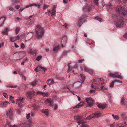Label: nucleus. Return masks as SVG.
Segmentation results:
<instances>
[{"instance_id":"nucleus-1","label":"nucleus","mask_w":127,"mask_h":127,"mask_svg":"<svg viewBox=\"0 0 127 127\" xmlns=\"http://www.w3.org/2000/svg\"><path fill=\"white\" fill-rule=\"evenodd\" d=\"M117 12L119 14V15L116 16L117 20L115 21V25L116 27H120L123 26L124 23L123 18L122 15H126L127 14L126 10L121 7L118 6L116 8Z\"/></svg>"},{"instance_id":"nucleus-2","label":"nucleus","mask_w":127,"mask_h":127,"mask_svg":"<svg viewBox=\"0 0 127 127\" xmlns=\"http://www.w3.org/2000/svg\"><path fill=\"white\" fill-rule=\"evenodd\" d=\"M35 32L36 35V38L39 39L42 38L44 35V30L41 26L37 25L35 28Z\"/></svg>"},{"instance_id":"nucleus-3","label":"nucleus","mask_w":127,"mask_h":127,"mask_svg":"<svg viewBox=\"0 0 127 127\" xmlns=\"http://www.w3.org/2000/svg\"><path fill=\"white\" fill-rule=\"evenodd\" d=\"M6 113L7 116L10 120H12L14 118V113L12 110L9 109L6 111Z\"/></svg>"},{"instance_id":"nucleus-4","label":"nucleus","mask_w":127,"mask_h":127,"mask_svg":"<svg viewBox=\"0 0 127 127\" xmlns=\"http://www.w3.org/2000/svg\"><path fill=\"white\" fill-rule=\"evenodd\" d=\"M33 6H35L37 7L38 8H39L40 7V6L39 4H36L35 3H33L32 4H31L29 5H27L26 6H25V7L23 8L22 9H20L19 11V14H20V12H22V11L24 10L25 8H29L30 7Z\"/></svg>"},{"instance_id":"nucleus-5","label":"nucleus","mask_w":127,"mask_h":127,"mask_svg":"<svg viewBox=\"0 0 127 127\" xmlns=\"http://www.w3.org/2000/svg\"><path fill=\"white\" fill-rule=\"evenodd\" d=\"M109 75L110 77L116 78L121 79H122V76L120 75H119L117 72H116L114 73H110L109 74Z\"/></svg>"},{"instance_id":"nucleus-6","label":"nucleus","mask_w":127,"mask_h":127,"mask_svg":"<svg viewBox=\"0 0 127 127\" xmlns=\"http://www.w3.org/2000/svg\"><path fill=\"white\" fill-rule=\"evenodd\" d=\"M86 100L87 104V107L91 106L94 102L93 99L91 98H86Z\"/></svg>"},{"instance_id":"nucleus-7","label":"nucleus","mask_w":127,"mask_h":127,"mask_svg":"<svg viewBox=\"0 0 127 127\" xmlns=\"http://www.w3.org/2000/svg\"><path fill=\"white\" fill-rule=\"evenodd\" d=\"M34 91H29L27 92L26 94L27 98L29 99H31L34 94Z\"/></svg>"},{"instance_id":"nucleus-8","label":"nucleus","mask_w":127,"mask_h":127,"mask_svg":"<svg viewBox=\"0 0 127 127\" xmlns=\"http://www.w3.org/2000/svg\"><path fill=\"white\" fill-rule=\"evenodd\" d=\"M24 99L23 98L20 97L19 99H17L16 101V104H17L19 107H21L23 105V101Z\"/></svg>"},{"instance_id":"nucleus-9","label":"nucleus","mask_w":127,"mask_h":127,"mask_svg":"<svg viewBox=\"0 0 127 127\" xmlns=\"http://www.w3.org/2000/svg\"><path fill=\"white\" fill-rule=\"evenodd\" d=\"M67 38L66 36H64L62 38L61 41L62 46V47L65 46L66 43Z\"/></svg>"},{"instance_id":"nucleus-10","label":"nucleus","mask_w":127,"mask_h":127,"mask_svg":"<svg viewBox=\"0 0 127 127\" xmlns=\"http://www.w3.org/2000/svg\"><path fill=\"white\" fill-rule=\"evenodd\" d=\"M79 107V103H78L77 105L73 107L71 109L75 113H76L78 111V108Z\"/></svg>"},{"instance_id":"nucleus-11","label":"nucleus","mask_w":127,"mask_h":127,"mask_svg":"<svg viewBox=\"0 0 127 127\" xmlns=\"http://www.w3.org/2000/svg\"><path fill=\"white\" fill-rule=\"evenodd\" d=\"M20 38V37L19 36H16L15 37H11L10 38V40L12 42L14 41L19 40Z\"/></svg>"},{"instance_id":"nucleus-12","label":"nucleus","mask_w":127,"mask_h":127,"mask_svg":"<svg viewBox=\"0 0 127 127\" xmlns=\"http://www.w3.org/2000/svg\"><path fill=\"white\" fill-rule=\"evenodd\" d=\"M45 103L46 104H49V106H53V101L51 99H47L45 101Z\"/></svg>"},{"instance_id":"nucleus-13","label":"nucleus","mask_w":127,"mask_h":127,"mask_svg":"<svg viewBox=\"0 0 127 127\" xmlns=\"http://www.w3.org/2000/svg\"><path fill=\"white\" fill-rule=\"evenodd\" d=\"M94 118L99 117L100 116H103V115L100 112H97L94 113L93 114Z\"/></svg>"},{"instance_id":"nucleus-14","label":"nucleus","mask_w":127,"mask_h":127,"mask_svg":"<svg viewBox=\"0 0 127 127\" xmlns=\"http://www.w3.org/2000/svg\"><path fill=\"white\" fill-rule=\"evenodd\" d=\"M34 35V33L33 32H31L29 33L27 35L26 37L28 39V40H29L32 38L33 36Z\"/></svg>"},{"instance_id":"nucleus-15","label":"nucleus","mask_w":127,"mask_h":127,"mask_svg":"<svg viewBox=\"0 0 127 127\" xmlns=\"http://www.w3.org/2000/svg\"><path fill=\"white\" fill-rule=\"evenodd\" d=\"M70 64L69 63L68 65V66L69 68H68V70L67 71V72H69L73 68H77V65L76 63L75 64V65L74 66H73V67L70 66Z\"/></svg>"},{"instance_id":"nucleus-16","label":"nucleus","mask_w":127,"mask_h":127,"mask_svg":"<svg viewBox=\"0 0 127 127\" xmlns=\"http://www.w3.org/2000/svg\"><path fill=\"white\" fill-rule=\"evenodd\" d=\"M37 94H40L43 96L47 97L48 96V94L47 93H44L42 92L38 91L37 92Z\"/></svg>"},{"instance_id":"nucleus-17","label":"nucleus","mask_w":127,"mask_h":127,"mask_svg":"<svg viewBox=\"0 0 127 127\" xmlns=\"http://www.w3.org/2000/svg\"><path fill=\"white\" fill-rule=\"evenodd\" d=\"M29 52L30 54L34 56H35L36 54V51L35 50L30 49L29 50Z\"/></svg>"},{"instance_id":"nucleus-18","label":"nucleus","mask_w":127,"mask_h":127,"mask_svg":"<svg viewBox=\"0 0 127 127\" xmlns=\"http://www.w3.org/2000/svg\"><path fill=\"white\" fill-rule=\"evenodd\" d=\"M106 106V104H99L98 105V107L101 109H105Z\"/></svg>"},{"instance_id":"nucleus-19","label":"nucleus","mask_w":127,"mask_h":127,"mask_svg":"<svg viewBox=\"0 0 127 127\" xmlns=\"http://www.w3.org/2000/svg\"><path fill=\"white\" fill-rule=\"evenodd\" d=\"M41 68L43 70L44 72H45V71L47 70V68L42 67H36L35 69V70L36 72H38L40 68Z\"/></svg>"},{"instance_id":"nucleus-20","label":"nucleus","mask_w":127,"mask_h":127,"mask_svg":"<svg viewBox=\"0 0 127 127\" xmlns=\"http://www.w3.org/2000/svg\"><path fill=\"white\" fill-rule=\"evenodd\" d=\"M80 79L81 82L80 81V83H83L85 79V77L84 75L81 74L80 75Z\"/></svg>"},{"instance_id":"nucleus-21","label":"nucleus","mask_w":127,"mask_h":127,"mask_svg":"<svg viewBox=\"0 0 127 127\" xmlns=\"http://www.w3.org/2000/svg\"><path fill=\"white\" fill-rule=\"evenodd\" d=\"M41 111L42 113H44L47 116H48L49 115V110L48 109H42L41 110Z\"/></svg>"},{"instance_id":"nucleus-22","label":"nucleus","mask_w":127,"mask_h":127,"mask_svg":"<svg viewBox=\"0 0 127 127\" xmlns=\"http://www.w3.org/2000/svg\"><path fill=\"white\" fill-rule=\"evenodd\" d=\"M85 122H82L80 121V125L82 124V125H81V127H88V125L86 124H84Z\"/></svg>"},{"instance_id":"nucleus-23","label":"nucleus","mask_w":127,"mask_h":127,"mask_svg":"<svg viewBox=\"0 0 127 127\" xmlns=\"http://www.w3.org/2000/svg\"><path fill=\"white\" fill-rule=\"evenodd\" d=\"M56 7L54 6L52 10L51 15L52 16L56 14Z\"/></svg>"},{"instance_id":"nucleus-24","label":"nucleus","mask_w":127,"mask_h":127,"mask_svg":"<svg viewBox=\"0 0 127 127\" xmlns=\"http://www.w3.org/2000/svg\"><path fill=\"white\" fill-rule=\"evenodd\" d=\"M47 81L48 84L49 85H51L54 83V80L53 79H49L47 80Z\"/></svg>"},{"instance_id":"nucleus-25","label":"nucleus","mask_w":127,"mask_h":127,"mask_svg":"<svg viewBox=\"0 0 127 127\" xmlns=\"http://www.w3.org/2000/svg\"><path fill=\"white\" fill-rule=\"evenodd\" d=\"M8 28H7L2 32V34H6L8 35Z\"/></svg>"},{"instance_id":"nucleus-26","label":"nucleus","mask_w":127,"mask_h":127,"mask_svg":"<svg viewBox=\"0 0 127 127\" xmlns=\"http://www.w3.org/2000/svg\"><path fill=\"white\" fill-rule=\"evenodd\" d=\"M33 124L32 120L30 119L27 122V124L29 125V126H32Z\"/></svg>"},{"instance_id":"nucleus-27","label":"nucleus","mask_w":127,"mask_h":127,"mask_svg":"<svg viewBox=\"0 0 127 127\" xmlns=\"http://www.w3.org/2000/svg\"><path fill=\"white\" fill-rule=\"evenodd\" d=\"M59 45L58 46H55L53 48V51L55 52H56L58 51L59 49Z\"/></svg>"},{"instance_id":"nucleus-28","label":"nucleus","mask_w":127,"mask_h":127,"mask_svg":"<svg viewBox=\"0 0 127 127\" xmlns=\"http://www.w3.org/2000/svg\"><path fill=\"white\" fill-rule=\"evenodd\" d=\"M74 119L77 120L78 125H79V116H75Z\"/></svg>"},{"instance_id":"nucleus-29","label":"nucleus","mask_w":127,"mask_h":127,"mask_svg":"<svg viewBox=\"0 0 127 127\" xmlns=\"http://www.w3.org/2000/svg\"><path fill=\"white\" fill-rule=\"evenodd\" d=\"M8 104H9V103L7 101H6L2 103V105L3 106V107H5L7 106Z\"/></svg>"},{"instance_id":"nucleus-30","label":"nucleus","mask_w":127,"mask_h":127,"mask_svg":"<svg viewBox=\"0 0 127 127\" xmlns=\"http://www.w3.org/2000/svg\"><path fill=\"white\" fill-rule=\"evenodd\" d=\"M84 11L86 12H89L90 10V8L88 7H85L83 8Z\"/></svg>"},{"instance_id":"nucleus-31","label":"nucleus","mask_w":127,"mask_h":127,"mask_svg":"<svg viewBox=\"0 0 127 127\" xmlns=\"http://www.w3.org/2000/svg\"><path fill=\"white\" fill-rule=\"evenodd\" d=\"M20 29V28L19 27H17L15 29V31L16 32V35H17L18 34Z\"/></svg>"},{"instance_id":"nucleus-32","label":"nucleus","mask_w":127,"mask_h":127,"mask_svg":"<svg viewBox=\"0 0 127 127\" xmlns=\"http://www.w3.org/2000/svg\"><path fill=\"white\" fill-rule=\"evenodd\" d=\"M12 3L14 4L15 3H18L20 1V0H12Z\"/></svg>"},{"instance_id":"nucleus-33","label":"nucleus","mask_w":127,"mask_h":127,"mask_svg":"<svg viewBox=\"0 0 127 127\" xmlns=\"http://www.w3.org/2000/svg\"><path fill=\"white\" fill-rule=\"evenodd\" d=\"M125 100V99L123 97H122L121 98V103L122 105H123L124 104V101Z\"/></svg>"},{"instance_id":"nucleus-34","label":"nucleus","mask_w":127,"mask_h":127,"mask_svg":"<svg viewBox=\"0 0 127 127\" xmlns=\"http://www.w3.org/2000/svg\"><path fill=\"white\" fill-rule=\"evenodd\" d=\"M36 84L37 81H36V80H35L34 81L32 82L31 83V85L33 86H35L36 85Z\"/></svg>"},{"instance_id":"nucleus-35","label":"nucleus","mask_w":127,"mask_h":127,"mask_svg":"<svg viewBox=\"0 0 127 127\" xmlns=\"http://www.w3.org/2000/svg\"><path fill=\"white\" fill-rule=\"evenodd\" d=\"M93 114L92 115H90L89 116L87 117V120H89L92 118H94Z\"/></svg>"},{"instance_id":"nucleus-36","label":"nucleus","mask_w":127,"mask_h":127,"mask_svg":"<svg viewBox=\"0 0 127 127\" xmlns=\"http://www.w3.org/2000/svg\"><path fill=\"white\" fill-rule=\"evenodd\" d=\"M34 23V21L33 20L31 21L29 24V27H31L32 26V24Z\"/></svg>"},{"instance_id":"nucleus-37","label":"nucleus","mask_w":127,"mask_h":127,"mask_svg":"<svg viewBox=\"0 0 127 127\" xmlns=\"http://www.w3.org/2000/svg\"><path fill=\"white\" fill-rule=\"evenodd\" d=\"M56 78L57 79L60 80H62L63 79V78L59 77L58 76H56Z\"/></svg>"},{"instance_id":"nucleus-38","label":"nucleus","mask_w":127,"mask_h":127,"mask_svg":"<svg viewBox=\"0 0 127 127\" xmlns=\"http://www.w3.org/2000/svg\"><path fill=\"white\" fill-rule=\"evenodd\" d=\"M80 25L81 24H82L85 22V19L84 18L80 19Z\"/></svg>"},{"instance_id":"nucleus-39","label":"nucleus","mask_w":127,"mask_h":127,"mask_svg":"<svg viewBox=\"0 0 127 127\" xmlns=\"http://www.w3.org/2000/svg\"><path fill=\"white\" fill-rule=\"evenodd\" d=\"M42 56L41 55H39L37 56L36 58V60L38 61H39L42 58Z\"/></svg>"},{"instance_id":"nucleus-40","label":"nucleus","mask_w":127,"mask_h":127,"mask_svg":"<svg viewBox=\"0 0 127 127\" xmlns=\"http://www.w3.org/2000/svg\"><path fill=\"white\" fill-rule=\"evenodd\" d=\"M2 94H3V96L5 98L7 99L8 98V96L6 93H3Z\"/></svg>"},{"instance_id":"nucleus-41","label":"nucleus","mask_w":127,"mask_h":127,"mask_svg":"<svg viewBox=\"0 0 127 127\" xmlns=\"http://www.w3.org/2000/svg\"><path fill=\"white\" fill-rule=\"evenodd\" d=\"M101 89H104V90H107V87L105 86H103L101 87Z\"/></svg>"},{"instance_id":"nucleus-42","label":"nucleus","mask_w":127,"mask_h":127,"mask_svg":"<svg viewBox=\"0 0 127 127\" xmlns=\"http://www.w3.org/2000/svg\"><path fill=\"white\" fill-rule=\"evenodd\" d=\"M95 19L96 20L99 21V22H101L102 19L99 17H96L95 18Z\"/></svg>"},{"instance_id":"nucleus-43","label":"nucleus","mask_w":127,"mask_h":127,"mask_svg":"<svg viewBox=\"0 0 127 127\" xmlns=\"http://www.w3.org/2000/svg\"><path fill=\"white\" fill-rule=\"evenodd\" d=\"M95 89H93L90 90V93H94L95 92Z\"/></svg>"},{"instance_id":"nucleus-44","label":"nucleus","mask_w":127,"mask_h":127,"mask_svg":"<svg viewBox=\"0 0 127 127\" xmlns=\"http://www.w3.org/2000/svg\"><path fill=\"white\" fill-rule=\"evenodd\" d=\"M87 72H88L90 74H92L93 73L94 71L93 70H91L90 69Z\"/></svg>"},{"instance_id":"nucleus-45","label":"nucleus","mask_w":127,"mask_h":127,"mask_svg":"<svg viewBox=\"0 0 127 127\" xmlns=\"http://www.w3.org/2000/svg\"><path fill=\"white\" fill-rule=\"evenodd\" d=\"M113 118L115 120H117L119 119V117L118 115H115V116Z\"/></svg>"},{"instance_id":"nucleus-46","label":"nucleus","mask_w":127,"mask_h":127,"mask_svg":"<svg viewBox=\"0 0 127 127\" xmlns=\"http://www.w3.org/2000/svg\"><path fill=\"white\" fill-rule=\"evenodd\" d=\"M90 69H89L87 68V67L86 66H85L84 67V70H85V71L88 72L89 70Z\"/></svg>"},{"instance_id":"nucleus-47","label":"nucleus","mask_w":127,"mask_h":127,"mask_svg":"<svg viewBox=\"0 0 127 127\" xmlns=\"http://www.w3.org/2000/svg\"><path fill=\"white\" fill-rule=\"evenodd\" d=\"M21 47L22 49H24L25 47V45L23 43H21Z\"/></svg>"},{"instance_id":"nucleus-48","label":"nucleus","mask_w":127,"mask_h":127,"mask_svg":"<svg viewBox=\"0 0 127 127\" xmlns=\"http://www.w3.org/2000/svg\"><path fill=\"white\" fill-rule=\"evenodd\" d=\"M114 81H113L111 83L110 85V87H112L114 86Z\"/></svg>"},{"instance_id":"nucleus-49","label":"nucleus","mask_w":127,"mask_h":127,"mask_svg":"<svg viewBox=\"0 0 127 127\" xmlns=\"http://www.w3.org/2000/svg\"><path fill=\"white\" fill-rule=\"evenodd\" d=\"M49 7V6L48 5H44L43 8V9L44 10L45 9Z\"/></svg>"},{"instance_id":"nucleus-50","label":"nucleus","mask_w":127,"mask_h":127,"mask_svg":"<svg viewBox=\"0 0 127 127\" xmlns=\"http://www.w3.org/2000/svg\"><path fill=\"white\" fill-rule=\"evenodd\" d=\"M33 107L35 109H37L38 108V106L37 105H33Z\"/></svg>"},{"instance_id":"nucleus-51","label":"nucleus","mask_w":127,"mask_h":127,"mask_svg":"<svg viewBox=\"0 0 127 127\" xmlns=\"http://www.w3.org/2000/svg\"><path fill=\"white\" fill-rule=\"evenodd\" d=\"M94 2L96 3V4L98 6V1L99 0H93Z\"/></svg>"},{"instance_id":"nucleus-52","label":"nucleus","mask_w":127,"mask_h":127,"mask_svg":"<svg viewBox=\"0 0 127 127\" xmlns=\"http://www.w3.org/2000/svg\"><path fill=\"white\" fill-rule=\"evenodd\" d=\"M9 9L10 11L14 12H15L16 11V10L14 9V8H13L10 7L9 8Z\"/></svg>"},{"instance_id":"nucleus-53","label":"nucleus","mask_w":127,"mask_h":127,"mask_svg":"<svg viewBox=\"0 0 127 127\" xmlns=\"http://www.w3.org/2000/svg\"><path fill=\"white\" fill-rule=\"evenodd\" d=\"M35 113H33V112H32L31 114V116L32 117H34L35 115Z\"/></svg>"},{"instance_id":"nucleus-54","label":"nucleus","mask_w":127,"mask_h":127,"mask_svg":"<svg viewBox=\"0 0 127 127\" xmlns=\"http://www.w3.org/2000/svg\"><path fill=\"white\" fill-rule=\"evenodd\" d=\"M114 82H118L120 83H122V82L121 81H120V80H115L114 81Z\"/></svg>"},{"instance_id":"nucleus-55","label":"nucleus","mask_w":127,"mask_h":127,"mask_svg":"<svg viewBox=\"0 0 127 127\" xmlns=\"http://www.w3.org/2000/svg\"><path fill=\"white\" fill-rule=\"evenodd\" d=\"M68 53V51H64L63 53V55H66Z\"/></svg>"},{"instance_id":"nucleus-56","label":"nucleus","mask_w":127,"mask_h":127,"mask_svg":"<svg viewBox=\"0 0 127 127\" xmlns=\"http://www.w3.org/2000/svg\"><path fill=\"white\" fill-rule=\"evenodd\" d=\"M111 6V4L110 3L108 4H107L106 5V7L108 8H110Z\"/></svg>"},{"instance_id":"nucleus-57","label":"nucleus","mask_w":127,"mask_h":127,"mask_svg":"<svg viewBox=\"0 0 127 127\" xmlns=\"http://www.w3.org/2000/svg\"><path fill=\"white\" fill-rule=\"evenodd\" d=\"M22 126L23 127H26L27 126L26 124L25 123H24L22 125Z\"/></svg>"},{"instance_id":"nucleus-58","label":"nucleus","mask_w":127,"mask_h":127,"mask_svg":"<svg viewBox=\"0 0 127 127\" xmlns=\"http://www.w3.org/2000/svg\"><path fill=\"white\" fill-rule=\"evenodd\" d=\"M27 59L25 60L24 61H23L21 63V64L22 65H23L24 64V63L26 62V61Z\"/></svg>"},{"instance_id":"nucleus-59","label":"nucleus","mask_w":127,"mask_h":127,"mask_svg":"<svg viewBox=\"0 0 127 127\" xmlns=\"http://www.w3.org/2000/svg\"><path fill=\"white\" fill-rule=\"evenodd\" d=\"M30 116V113H29L26 116L27 118V119H29Z\"/></svg>"},{"instance_id":"nucleus-60","label":"nucleus","mask_w":127,"mask_h":127,"mask_svg":"<svg viewBox=\"0 0 127 127\" xmlns=\"http://www.w3.org/2000/svg\"><path fill=\"white\" fill-rule=\"evenodd\" d=\"M58 108V105L56 104H55V107L54 108V109L55 110H56Z\"/></svg>"},{"instance_id":"nucleus-61","label":"nucleus","mask_w":127,"mask_h":127,"mask_svg":"<svg viewBox=\"0 0 127 127\" xmlns=\"http://www.w3.org/2000/svg\"><path fill=\"white\" fill-rule=\"evenodd\" d=\"M20 7V6L18 5H16L15 6V7L17 9H19V8Z\"/></svg>"},{"instance_id":"nucleus-62","label":"nucleus","mask_w":127,"mask_h":127,"mask_svg":"<svg viewBox=\"0 0 127 127\" xmlns=\"http://www.w3.org/2000/svg\"><path fill=\"white\" fill-rule=\"evenodd\" d=\"M17 113L19 114H20V113H21V111H20V110L19 109H17Z\"/></svg>"},{"instance_id":"nucleus-63","label":"nucleus","mask_w":127,"mask_h":127,"mask_svg":"<svg viewBox=\"0 0 127 127\" xmlns=\"http://www.w3.org/2000/svg\"><path fill=\"white\" fill-rule=\"evenodd\" d=\"M16 19L19 22L22 19H21V18L18 17H16Z\"/></svg>"},{"instance_id":"nucleus-64","label":"nucleus","mask_w":127,"mask_h":127,"mask_svg":"<svg viewBox=\"0 0 127 127\" xmlns=\"http://www.w3.org/2000/svg\"><path fill=\"white\" fill-rule=\"evenodd\" d=\"M124 37L125 38H127V32L124 35Z\"/></svg>"}]
</instances>
